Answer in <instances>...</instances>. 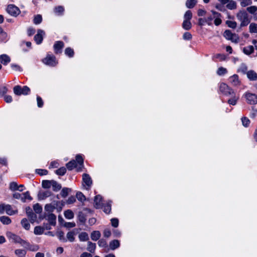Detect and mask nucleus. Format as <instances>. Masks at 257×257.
<instances>
[{
    "label": "nucleus",
    "instance_id": "obj_57",
    "mask_svg": "<svg viewBox=\"0 0 257 257\" xmlns=\"http://www.w3.org/2000/svg\"><path fill=\"white\" fill-rule=\"evenodd\" d=\"M33 209L37 213H40L42 210V207L38 204H36L33 206Z\"/></svg>",
    "mask_w": 257,
    "mask_h": 257
},
{
    "label": "nucleus",
    "instance_id": "obj_51",
    "mask_svg": "<svg viewBox=\"0 0 257 257\" xmlns=\"http://www.w3.org/2000/svg\"><path fill=\"white\" fill-rule=\"evenodd\" d=\"M192 12L189 10L186 11L184 16V20L190 21V20L192 19Z\"/></svg>",
    "mask_w": 257,
    "mask_h": 257
},
{
    "label": "nucleus",
    "instance_id": "obj_26",
    "mask_svg": "<svg viewBox=\"0 0 257 257\" xmlns=\"http://www.w3.org/2000/svg\"><path fill=\"white\" fill-rule=\"evenodd\" d=\"M101 233L99 231H93L91 234V238L94 241L97 240L100 237Z\"/></svg>",
    "mask_w": 257,
    "mask_h": 257
},
{
    "label": "nucleus",
    "instance_id": "obj_55",
    "mask_svg": "<svg viewBox=\"0 0 257 257\" xmlns=\"http://www.w3.org/2000/svg\"><path fill=\"white\" fill-rule=\"evenodd\" d=\"M76 198L77 199L81 202L84 201L85 200V197L83 195V194L80 192H77L76 193Z\"/></svg>",
    "mask_w": 257,
    "mask_h": 257
},
{
    "label": "nucleus",
    "instance_id": "obj_47",
    "mask_svg": "<svg viewBox=\"0 0 257 257\" xmlns=\"http://www.w3.org/2000/svg\"><path fill=\"white\" fill-rule=\"evenodd\" d=\"M66 172V169L65 167H61L55 171L56 174L60 176L64 175Z\"/></svg>",
    "mask_w": 257,
    "mask_h": 257
},
{
    "label": "nucleus",
    "instance_id": "obj_21",
    "mask_svg": "<svg viewBox=\"0 0 257 257\" xmlns=\"http://www.w3.org/2000/svg\"><path fill=\"white\" fill-rule=\"evenodd\" d=\"M47 219L51 225H54L56 224V216L53 213H49Z\"/></svg>",
    "mask_w": 257,
    "mask_h": 257
},
{
    "label": "nucleus",
    "instance_id": "obj_3",
    "mask_svg": "<svg viewBox=\"0 0 257 257\" xmlns=\"http://www.w3.org/2000/svg\"><path fill=\"white\" fill-rule=\"evenodd\" d=\"M236 18L240 22V27L247 26L250 23L248 16L246 12L240 11L236 14Z\"/></svg>",
    "mask_w": 257,
    "mask_h": 257
},
{
    "label": "nucleus",
    "instance_id": "obj_14",
    "mask_svg": "<svg viewBox=\"0 0 257 257\" xmlns=\"http://www.w3.org/2000/svg\"><path fill=\"white\" fill-rule=\"evenodd\" d=\"M94 206L96 208H100L103 206V200L101 196L98 195L95 196L94 200Z\"/></svg>",
    "mask_w": 257,
    "mask_h": 257
},
{
    "label": "nucleus",
    "instance_id": "obj_46",
    "mask_svg": "<svg viewBox=\"0 0 257 257\" xmlns=\"http://www.w3.org/2000/svg\"><path fill=\"white\" fill-rule=\"evenodd\" d=\"M25 248H27L28 249L35 251H37L39 249V246L37 245H30L29 243V245H27V246H24Z\"/></svg>",
    "mask_w": 257,
    "mask_h": 257
},
{
    "label": "nucleus",
    "instance_id": "obj_20",
    "mask_svg": "<svg viewBox=\"0 0 257 257\" xmlns=\"http://www.w3.org/2000/svg\"><path fill=\"white\" fill-rule=\"evenodd\" d=\"M254 50L253 46L249 45L243 48V52L247 55H249L253 53Z\"/></svg>",
    "mask_w": 257,
    "mask_h": 257
},
{
    "label": "nucleus",
    "instance_id": "obj_8",
    "mask_svg": "<svg viewBox=\"0 0 257 257\" xmlns=\"http://www.w3.org/2000/svg\"><path fill=\"white\" fill-rule=\"evenodd\" d=\"M244 96L247 102L250 104H255L257 103V95L246 92Z\"/></svg>",
    "mask_w": 257,
    "mask_h": 257
},
{
    "label": "nucleus",
    "instance_id": "obj_34",
    "mask_svg": "<svg viewBox=\"0 0 257 257\" xmlns=\"http://www.w3.org/2000/svg\"><path fill=\"white\" fill-rule=\"evenodd\" d=\"M15 253L18 257H25L26 251L24 249H17L15 250Z\"/></svg>",
    "mask_w": 257,
    "mask_h": 257
},
{
    "label": "nucleus",
    "instance_id": "obj_6",
    "mask_svg": "<svg viewBox=\"0 0 257 257\" xmlns=\"http://www.w3.org/2000/svg\"><path fill=\"white\" fill-rule=\"evenodd\" d=\"M223 36L227 40L231 41L232 42L237 43L239 41V37L238 36L232 33L231 31L227 30H225L223 34Z\"/></svg>",
    "mask_w": 257,
    "mask_h": 257
},
{
    "label": "nucleus",
    "instance_id": "obj_44",
    "mask_svg": "<svg viewBox=\"0 0 257 257\" xmlns=\"http://www.w3.org/2000/svg\"><path fill=\"white\" fill-rule=\"evenodd\" d=\"M227 72V69L222 67H219L217 71V74L219 76L223 75L226 74Z\"/></svg>",
    "mask_w": 257,
    "mask_h": 257
},
{
    "label": "nucleus",
    "instance_id": "obj_32",
    "mask_svg": "<svg viewBox=\"0 0 257 257\" xmlns=\"http://www.w3.org/2000/svg\"><path fill=\"white\" fill-rule=\"evenodd\" d=\"M182 27L186 30H189L192 28V24L190 21L184 20L182 24Z\"/></svg>",
    "mask_w": 257,
    "mask_h": 257
},
{
    "label": "nucleus",
    "instance_id": "obj_24",
    "mask_svg": "<svg viewBox=\"0 0 257 257\" xmlns=\"http://www.w3.org/2000/svg\"><path fill=\"white\" fill-rule=\"evenodd\" d=\"M119 242L118 240H113L110 242L109 247L111 249L114 250L119 246Z\"/></svg>",
    "mask_w": 257,
    "mask_h": 257
},
{
    "label": "nucleus",
    "instance_id": "obj_43",
    "mask_svg": "<svg viewBox=\"0 0 257 257\" xmlns=\"http://www.w3.org/2000/svg\"><path fill=\"white\" fill-rule=\"evenodd\" d=\"M58 238L62 242H65L67 241V239L64 237V233L63 231H59L57 233Z\"/></svg>",
    "mask_w": 257,
    "mask_h": 257
},
{
    "label": "nucleus",
    "instance_id": "obj_19",
    "mask_svg": "<svg viewBox=\"0 0 257 257\" xmlns=\"http://www.w3.org/2000/svg\"><path fill=\"white\" fill-rule=\"evenodd\" d=\"M11 61L10 57L6 54L0 56V62L4 65H7Z\"/></svg>",
    "mask_w": 257,
    "mask_h": 257
},
{
    "label": "nucleus",
    "instance_id": "obj_64",
    "mask_svg": "<svg viewBox=\"0 0 257 257\" xmlns=\"http://www.w3.org/2000/svg\"><path fill=\"white\" fill-rule=\"evenodd\" d=\"M8 91V89L6 86H3L0 87V95H4Z\"/></svg>",
    "mask_w": 257,
    "mask_h": 257
},
{
    "label": "nucleus",
    "instance_id": "obj_5",
    "mask_svg": "<svg viewBox=\"0 0 257 257\" xmlns=\"http://www.w3.org/2000/svg\"><path fill=\"white\" fill-rule=\"evenodd\" d=\"M43 62L50 66H55L58 63L56 57L53 55L47 54V56L43 59Z\"/></svg>",
    "mask_w": 257,
    "mask_h": 257
},
{
    "label": "nucleus",
    "instance_id": "obj_60",
    "mask_svg": "<svg viewBox=\"0 0 257 257\" xmlns=\"http://www.w3.org/2000/svg\"><path fill=\"white\" fill-rule=\"evenodd\" d=\"M76 161L77 163L79 164L80 166H83V159L82 156L80 155H78L76 157Z\"/></svg>",
    "mask_w": 257,
    "mask_h": 257
},
{
    "label": "nucleus",
    "instance_id": "obj_39",
    "mask_svg": "<svg viewBox=\"0 0 257 257\" xmlns=\"http://www.w3.org/2000/svg\"><path fill=\"white\" fill-rule=\"evenodd\" d=\"M56 207L51 204H47L45 206V210L48 213H52L55 209Z\"/></svg>",
    "mask_w": 257,
    "mask_h": 257
},
{
    "label": "nucleus",
    "instance_id": "obj_23",
    "mask_svg": "<svg viewBox=\"0 0 257 257\" xmlns=\"http://www.w3.org/2000/svg\"><path fill=\"white\" fill-rule=\"evenodd\" d=\"M226 7L229 10H234L237 8V4L233 0H229V2L227 4Z\"/></svg>",
    "mask_w": 257,
    "mask_h": 257
},
{
    "label": "nucleus",
    "instance_id": "obj_30",
    "mask_svg": "<svg viewBox=\"0 0 257 257\" xmlns=\"http://www.w3.org/2000/svg\"><path fill=\"white\" fill-rule=\"evenodd\" d=\"M87 249L90 252L93 253L96 248V244L90 241L88 242Z\"/></svg>",
    "mask_w": 257,
    "mask_h": 257
},
{
    "label": "nucleus",
    "instance_id": "obj_61",
    "mask_svg": "<svg viewBox=\"0 0 257 257\" xmlns=\"http://www.w3.org/2000/svg\"><path fill=\"white\" fill-rule=\"evenodd\" d=\"M11 66L12 68L13 69V70L14 71H20V72L22 71V69L21 68V67L17 64H12L11 65Z\"/></svg>",
    "mask_w": 257,
    "mask_h": 257
},
{
    "label": "nucleus",
    "instance_id": "obj_41",
    "mask_svg": "<svg viewBox=\"0 0 257 257\" xmlns=\"http://www.w3.org/2000/svg\"><path fill=\"white\" fill-rule=\"evenodd\" d=\"M10 189L13 191L19 190L22 191V189H19L17 183L15 182H11L10 184Z\"/></svg>",
    "mask_w": 257,
    "mask_h": 257
},
{
    "label": "nucleus",
    "instance_id": "obj_29",
    "mask_svg": "<svg viewBox=\"0 0 257 257\" xmlns=\"http://www.w3.org/2000/svg\"><path fill=\"white\" fill-rule=\"evenodd\" d=\"M51 185V187H52V189L54 191L57 192L60 190L61 188V185L54 180H52Z\"/></svg>",
    "mask_w": 257,
    "mask_h": 257
},
{
    "label": "nucleus",
    "instance_id": "obj_62",
    "mask_svg": "<svg viewBox=\"0 0 257 257\" xmlns=\"http://www.w3.org/2000/svg\"><path fill=\"white\" fill-rule=\"evenodd\" d=\"M98 244L100 247H105L107 246V242L106 240L103 239L99 240L98 242Z\"/></svg>",
    "mask_w": 257,
    "mask_h": 257
},
{
    "label": "nucleus",
    "instance_id": "obj_11",
    "mask_svg": "<svg viewBox=\"0 0 257 257\" xmlns=\"http://www.w3.org/2000/svg\"><path fill=\"white\" fill-rule=\"evenodd\" d=\"M229 83L233 86H238L240 85V81L237 74H234L229 78Z\"/></svg>",
    "mask_w": 257,
    "mask_h": 257
},
{
    "label": "nucleus",
    "instance_id": "obj_4",
    "mask_svg": "<svg viewBox=\"0 0 257 257\" xmlns=\"http://www.w3.org/2000/svg\"><path fill=\"white\" fill-rule=\"evenodd\" d=\"M30 92V89L27 86L21 87L20 85L14 87V92L16 95H27Z\"/></svg>",
    "mask_w": 257,
    "mask_h": 257
},
{
    "label": "nucleus",
    "instance_id": "obj_49",
    "mask_svg": "<svg viewBox=\"0 0 257 257\" xmlns=\"http://www.w3.org/2000/svg\"><path fill=\"white\" fill-rule=\"evenodd\" d=\"M64 11V9L62 6H58L55 8L54 12L58 15H61Z\"/></svg>",
    "mask_w": 257,
    "mask_h": 257
},
{
    "label": "nucleus",
    "instance_id": "obj_38",
    "mask_svg": "<svg viewBox=\"0 0 257 257\" xmlns=\"http://www.w3.org/2000/svg\"><path fill=\"white\" fill-rule=\"evenodd\" d=\"M52 180H43L42 183V186L43 188L49 189L52 185Z\"/></svg>",
    "mask_w": 257,
    "mask_h": 257
},
{
    "label": "nucleus",
    "instance_id": "obj_25",
    "mask_svg": "<svg viewBox=\"0 0 257 257\" xmlns=\"http://www.w3.org/2000/svg\"><path fill=\"white\" fill-rule=\"evenodd\" d=\"M248 29L250 33H257V24L251 23L249 25Z\"/></svg>",
    "mask_w": 257,
    "mask_h": 257
},
{
    "label": "nucleus",
    "instance_id": "obj_1",
    "mask_svg": "<svg viewBox=\"0 0 257 257\" xmlns=\"http://www.w3.org/2000/svg\"><path fill=\"white\" fill-rule=\"evenodd\" d=\"M219 91L223 95L226 96H230L227 102L231 105H236L238 100L239 99V95H236L235 91L232 88L230 87L225 83H221L219 86Z\"/></svg>",
    "mask_w": 257,
    "mask_h": 257
},
{
    "label": "nucleus",
    "instance_id": "obj_58",
    "mask_svg": "<svg viewBox=\"0 0 257 257\" xmlns=\"http://www.w3.org/2000/svg\"><path fill=\"white\" fill-rule=\"evenodd\" d=\"M36 172L41 175V176H43V175H46L48 174V172L47 170H45V169H36Z\"/></svg>",
    "mask_w": 257,
    "mask_h": 257
},
{
    "label": "nucleus",
    "instance_id": "obj_33",
    "mask_svg": "<svg viewBox=\"0 0 257 257\" xmlns=\"http://www.w3.org/2000/svg\"><path fill=\"white\" fill-rule=\"evenodd\" d=\"M32 199V198L31 197L30 193L28 191L22 193V196L21 198L22 201L25 202L27 200H31Z\"/></svg>",
    "mask_w": 257,
    "mask_h": 257
},
{
    "label": "nucleus",
    "instance_id": "obj_9",
    "mask_svg": "<svg viewBox=\"0 0 257 257\" xmlns=\"http://www.w3.org/2000/svg\"><path fill=\"white\" fill-rule=\"evenodd\" d=\"M7 12L13 17H17L20 13L19 9L14 5H9L7 8Z\"/></svg>",
    "mask_w": 257,
    "mask_h": 257
},
{
    "label": "nucleus",
    "instance_id": "obj_52",
    "mask_svg": "<svg viewBox=\"0 0 257 257\" xmlns=\"http://www.w3.org/2000/svg\"><path fill=\"white\" fill-rule=\"evenodd\" d=\"M252 4L251 0H241L240 6L242 7H245L247 6L250 5Z\"/></svg>",
    "mask_w": 257,
    "mask_h": 257
},
{
    "label": "nucleus",
    "instance_id": "obj_10",
    "mask_svg": "<svg viewBox=\"0 0 257 257\" xmlns=\"http://www.w3.org/2000/svg\"><path fill=\"white\" fill-rule=\"evenodd\" d=\"M44 35L45 32L43 30L41 29L38 30L37 34L34 37V40L37 44L39 45L42 43Z\"/></svg>",
    "mask_w": 257,
    "mask_h": 257
},
{
    "label": "nucleus",
    "instance_id": "obj_35",
    "mask_svg": "<svg viewBox=\"0 0 257 257\" xmlns=\"http://www.w3.org/2000/svg\"><path fill=\"white\" fill-rule=\"evenodd\" d=\"M0 221L3 224L6 225L9 224L11 223V219L9 217L6 216H1L0 217Z\"/></svg>",
    "mask_w": 257,
    "mask_h": 257
},
{
    "label": "nucleus",
    "instance_id": "obj_22",
    "mask_svg": "<svg viewBox=\"0 0 257 257\" xmlns=\"http://www.w3.org/2000/svg\"><path fill=\"white\" fill-rule=\"evenodd\" d=\"M5 210L6 213L9 215H13L16 214L17 211L13 210L12 206L10 205H5Z\"/></svg>",
    "mask_w": 257,
    "mask_h": 257
},
{
    "label": "nucleus",
    "instance_id": "obj_13",
    "mask_svg": "<svg viewBox=\"0 0 257 257\" xmlns=\"http://www.w3.org/2000/svg\"><path fill=\"white\" fill-rule=\"evenodd\" d=\"M78 229L75 228L72 231H69L66 235L67 240L73 242L75 240V236L78 233Z\"/></svg>",
    "mask_w": 257,
    "mask_h": 257
},
{
    "label": "nucleus",
    "instance_id": "obj_40",
    "mask_svg": "<svg viewBox=\"0 0 257 257\" xmlns=\"http://www.w3.org/2000/svg\"><path fill=\"white\" fill-rule=\"evenodd\" d=\"M44 231V228L41 226H36L34 228V233L36 235H40L43 233Z\"/></svg>",
    "mask_w": 257,
    "mask_h": 257
},
{
    "label": "nucleus",
    "instance_id": "obj_56",
    "mask_svg": "<svg viewBox=\"0 0 257 257\" xmlns=\"http://www.w3.org/2000/svg\"><path fill=\"white\" fill-rule=\"evenodd\" d=\"M239 71L243 73V74H246V72L247 71V66L245 64H241L239 69Z\"/></svg>",
    "mask_w": 257,
    "mask_h": 257
},
{
    "label": "nucleus",
    "instance_id": "obj_37",
    "mask_svg": "<svg viewBox=\"0 0 257 257\" xmlns=\"http://www.w3.org/2000/svg\"><path fill=\"white\" fill-rule=\"evenodd\" d=\"M21 224L22 226L26 230H29L30 228V224L26 218H23L21 220Z\"/></svg>",
    "mask_w": 257,
    "mask_h": 257
},
{
    "label": "nucleus",
    "instance_id": "obj_2",
    "mask_svg": "<svg viewBox=\"0 0 257 257\" xmlns=\"http://www.w3.org/2000/svg\"><path fill=\"white\" fill-rule=\"evenodd\" d=\"M6 236L9 240L12 242L20 243L23 246H27V245H29L28 242L22 239L19 236L11 231L7 232Z\"/></svg>",
    "mask_w": 257,
    "mask_h": 257
},
{
    "label": "nucleus",
    "instance_id": "obj_7",
    "mask_svg": "<svg viewBox=\"0 0 257 257\" xmlns=\"http://www.w3.org/2000/svg\"><path fill=\"white\" fill-rule=\"evenodd\" d=\"M82 184L86 189L88 190L92 184V180L89 175L84 173L82 175Z\"/></svg>",
    "mask_w": 257,
    "mask_h": 257
},
{
    "label": "nucleus",
    "instance_id": "obj_59",
    "mask_svg": "<svg viewBox=\"0 0 257 257\" xmlns=\"http://www.w3.org/2000/svg\"><path fill=\"white\" fill-rule=\"evenodd\" d=\"M70 189L67 188H63L61 191L60 194L63 197H65L67 196Z\"/></svg>",
    "mask_w": 257,
    "mask_h": 257
},
{
    "label": "nucleus",
    "instance_id": "obj_27",
    "mask_svg": "<svg viewBox=\"0 0 257 257\" xmlns=\"http://www.w3.org/2000/svg\"><path fill=\"white\" fill-rule=\"evenodd\" d=\"M79 239L81 241H87L89 239L88 234L85 232H82L79 234Z\"/></svg>",
    "mask_w": 257,
    "mask_h": 257
},
{
    "label": "nucleus",
    "instance_id": "obj_42",
    "mask_svg": "<svg viewBox=\"0 0 257 257\" xmlns=\"http://www.w3.org/2000/svg\"><path fill=\"white\" fill-rule=\"evenodd\" d=\"M64 216L67 219H72L74 217V213L71 210H67L64 212Z\"/></svg>",
    "mask_w": 257,
    "mask_h": 257
},
{
    "label": "nucleus",
    "instance_id": "obj_18",
    "mask_svg": "<svg viewBox=\"0 0 257 257\" xmlns=\"http://www.w3.org/2000/svg\"><path fill=\"white\" fill-rule=\"evenodd\" d=\"M27 214L28 217L30 219L32 223L34 222L37 219V215L36 214L33 213L30 208L27 209Z\"/></svg>",
    "mask_w": 257,
    "mask_h": 257
},
{
    "label": "nucleus",
    "instance_id": "obj_50",
    "mask_svg": "<svg viewBox=\"0 0 257 257\" xmlns=\"http://www.w3.org/2000/svg\"><path fill=\"white\" fill-rule=\"evenodd\" d=\"M241 122L244 126L247 127L248 126L250 121L247 117L244 116L241 118Z\"/></svg>",
    "mask_w": 257,
    "mask_h": 257
},
{
    "label": "nucleus",
    "instance_id": "obj_15",
    "mask_svg": "<svg viewBox=\"0 0 257 257\" xmlns=\"http://www.w3.org/2000/svg\"><path fill=\"white\" fill-rule=\"evenodd\" d=\"M211 12L212 14V15L213 16V18H214V24L216 26H219L221 24L222 22V21L220 19V17H221V14L214 11H211Z\"/></svg>",
    "mask_w": 257,
    "mask_h": 257
},
{
    "label": "nucleus",
    "instance_id": "obj_45",
    "mask_svg": "<svg viewBox=\"0 0 257 257\" xmlns=\"http://www.w3.org/2000/svg\"><path fill=\"white\" fill-rule=\"evenodd\" d=\"M65 54L69 57H72L74 56V51L70 47L66 48L65 50Z\"/></svg>",
    "mask_w": 257,
    "mask_h": 257
},
{
    "label": "nucleus",
    "instance_id": "obj_36",
    "mask_svg": "<svg viewBox=\"0 0 257 257\" xmlns=\"http://www.w3.org/2000/svg\"><path fill=\"white\" fill-rule=\"evenodd\" d=\"M197 4L196 0H187L186 2V6L189 8H193Z\"/></svg>",
    "mask_w": 257,
    "mask_h": 257
},
{
    "label": "nucleus",
    "instance_id": "obj_17",
    "mask_svg": "<svg viewBox=\"0 0 257 257\" xmlns=\"http://www.w3.org/2000/svg\"><path fill=\"white\" fill-rule=\"evenodd\" d=\"M246 76L250 81H255L257 80V73L253 70L248 71L246 72Z\"/></svg>",
    "mask_w": 257,
    "mask_h": 257
},
{
    "label": "nucleus",
    "instance_id": "obj_53",
    "mask_svg": "<svg viewBox=\"0 0 257 257\" xmlns=\"http://www.w3.org/2000/svg\"><path fill=\"white\" fill-rule=\"evenodd\" d=\"M246 10L249 13L253 15L255 12H256L257 7L255 6H250L247 7Z\"/></svg>",
    "mask_w": 257,
    "mask_h": 257
},
{
    "label": "nucleus",
    "instance_id": "obj_31",
    "mask_svg": "<svg viewBox=\"0 0 257 257\" xmlns=\"http://www.w3.org/2000/svg\"><path fill=\"white\" fill-rule=\"evenodd\" d=\"M76 166L77 163L75 160L71 161L66 164V167L69 170H73L74 168H76Z\"/></svg>",
    "mask_w": 257,
    "mask_h": 257
},
{
    "label": "nucleus",
    "instance_id": "obj_48",
    "mask_svg": "<svg viewBox=\"0 0 257 257\" xmlns=\"http://www.w3.org/2000/svg\"><path fill=\"white\" fill-rule=\"evenodd\" d=\"M42 20V17L40 15H37L35 16L33 22L36 25L39 24L41 23Z\"/></svg>",
    "mask_w": 257,
    "mask_h": 257
},
{
    "label": "nucleus",
    "instance_id": "obj_54",
    "mask_svg": "<svg viewBox=\"0 0 257 257\" xmlns=\"http://www.w3.org/2000/svg\"><path fill=\"white\" fill-rule=\"evenodd\" d=\"M226 24L228 27L232 29H235L237 26V23L235 22L231 21H226Z\"/></svg>",
    "mask_w": 257,
    "mask_h": 257
},
{
    "label": "nucleus",
    "instance_id": "obj_16",
    "mask_svg": "<svg viewBox=\"0 0 257 257\" xmlns=\"http://www.w3.org/2000/svg\"><path fill=\"white\" fill-rule=\"evenodd\" d=\"M52 193L49 190H46L45 191H40L39 192L38 197L39 200H44L46 198L50 196Z\"/></svg>",
    "mask_w": 257,
    "mask_h": 257
},
{
    "label": "nucleus",
    "instance_id": "obj_63",
    "mask_svg": "<svg viewBox=\"0 0 257 257\" xmlns=\"http://www.w3.org/2000/svg\"><path fill=\"white\" fill-rule=\"evenodd\" d=\"M183 38L185 40H190L192 38V35L189 32H185L183 34Z\"/></svg>",
    "mask_w": 257,
    "mask_h": 257
},
{
    "label": "nucleus",
    "instance_id": "obj_12",
    "mask_svg": "<svg viewBox=\"0 0 257 257\" xmlns=\"http://www.w3.org/2000/svg\"><path fill=\"white\" fill-rule=\"evenodd\" d=\"M64 46V44L62 41H56L54 45V52L56 54L61 53L62 49Z\"/></svg>",
    "mask_w": 257,
    "mask_h": 257
},
{
    "label": "nucleus",
    "instance_id": "obj_28",
    "mask_svg": "<svg viewBox=\"0 0 257 257\" xmlns=\"http://www.w3.org/2000/svg\"><path fill=\"white\" fill-rule=\"evenodd\" d=\"M101 208H103V211L105 213L109 214L111 211V201L107 202L106 205L103 204Z\"/></svg>",
    "mask_w": 257,
    "mask_h": 257
}]
</instances>
